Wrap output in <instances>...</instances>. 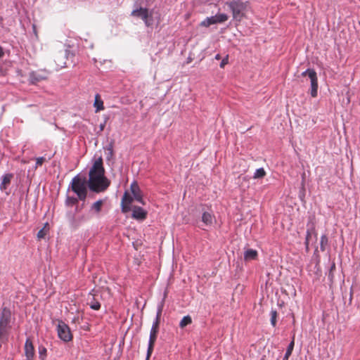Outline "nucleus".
<instances>
[{"label":"nucleus","mask_w":360,"mask_h":360,"mask_svg":"<svg viewBox=\"0 0 360 360\" xmlns=\"http://www.w3.org/2000/svg\"><path fill=\"white\" fill-rule=\"evenodd\" d=\"M94 105L96 108V112H98L104 109L103 102L101 99L100 95L98 94L95 96V101Z\"/></svg>","instance_id":"nucleus-16"},{"label":"nucleus","mask_w":360,"mask_h":360,"mask_svg":"<svg viewBox=\"0 0 360 360\" xmlns=\"http://www.w3.org/2000/svg\"><path fill=\"white\" fill-rule=\"evenodd\" d=\"M45 79V77L42 76L41 74L36 72H32L30 74V80L32 84H36Z\"/></svg>","instance_id":"nucleus-12"},{"label":"nucleus","mask_w":360,"mask_h":360,"mask_svg":"<svg viewBox=\"0 0 360 360\" xmlns=\"http://www.w3.org/2000/svg\"><path fill=\"white\" fill-rule=\"evenodd\" d=\"M110 184V181L105 176L103 159L99 157L89 170V180L85 176L77 175L72 180L71 188L80 200H84L87 195V186L91 191L99 193L105 191Z\"/></svg>","instance_id":"nucleus-1"},{"label":"nucleus","mask_w":360,"mask_h":360,"mask_svg":"<svg viewBox=\"0 0 360 360\" xmlns=\"http://www.w3.org/2000/svg\"><path fill=\"white\" fill-rule=\"evenodd\" d=\"M215 58L219 60L220 58V56L219 54H217L216 56H215Z\"/></svg>","instance_id":"nucleus-37"},{"label":"nucleus","mask_w":360,"mask_h":360,"mask_svg":"<svg viewBox=\"0 0 360 360\" xmlns=\"http://www.w3.org/2000/svg\"><path fill=\"white\" fill-rule=\"evenodd\" d=\"M147 212L140 207L135 206L132 212V217L136 219L143 220L146 219Z\"/></svg>","instance_id":"nucleus-10"},{"label":"nucleus","mask_w":360,"mask_h":360,"mask_svg":"<svg viewBox=\"0 0 360 360\" xmlns=\"http://www.w3.org/2000/svg\"><path fill=\"white\" fill-rule=\"evenodd\" d=\"M46 159L44 157H39L36 159V166L35 167H38L39 166H41L44 162Z\"/></svg>","instance_id":"nucleus-31"},{"label":"nucleus","mask_w":360,"mask_h":360,"mask_svg":"<svg viewBox=\"0 0 360 360\" xmlns=\"http://www.w3.org/2000/svg\"><path fill=\"white\" fill-rule=\"evenodd\" d=\"M57 331L59 338L64 342H69L72 339L69 326L62 321H58Z\"/></svg>","instance_id":"nucleus-4"},{"label":"nucleus","mask_w":360,"mask_h":360,"mask_svg":"<svg viewBox=\"0 0 360 360\" xmlns=\"http://www.w3.org/2000/svg\"><path fill=\"white\" fill-rule=\"evenodd\" d=\"M314 230V228H311V230L309 229H307V236H306V240H305V245H306V247L307 248H308V245H309V238L311 237V231Z\"/></svg>","instance_id":"nucleus-30"},{"label":"nucleus","mask_w":360,"mask_h":360,"mask_svg":"<svg viewBox=\"0 0 360 360\" xmlns=\"http://www.w3.org/2000/svg\"><path fill=\"white\" fill-rule=\"evenodd\" d=\"M310 82H311V91L310 94L312 97L317 96L318 92V78L316 73L311 72L310 75Z\"/></svg>","instance_id":"nucleus-8"},{"label":"nucleus","mask_w":360,"mask_h":360,"mask_svg":"<svg viewBox=\"0 0 360 360\" xmlns=\"http://www.w3.org/2000/svg\"><path fill=\"white\" fill-rule=\"evenodd\" d=\"M103 205V200H98L91 205V210H94L96 213H99L101 210Z\"/></svg>","instance_id":"nucleus-17"},{"label":"nucleus","mask_w":360,"mask_h":360,"mask_svg":"<svg viewBox=\"0 0 360 360\" xmlns=\"http://www.w3.org/2000/svg\"><path fill=\"white\" fill-rule=\"evenodd\" d=\"M130 190L133 195L132 197L134 198V199L138 201L139 202L144 205L145 203L142 198L141 191L140 190L139 185L136 182H133L131 184Z\"/></svg>","instance_id":"nucleus-6"},{"label":"nucleus","mask_w":360,"mask_h":360,"mask_svg":"<svg viewBox=\"0 0 360 360\" xmlns=\"http://www.w3.org/2000/svg\"><path fill=\"white\" fill-rule=\"evenodd\" d=\"M78 202V200L77 198H75V197H68L67 199H66V204L68 205H75L77 204Z\"/></svg>","instance_id":"nucleus-29"},{"label":"nucleus","mask_w":360,"mask_h":360,"mask_svg":"<svg viewBox=\"0 0 360 360\" xmlns=\"http://www.w3.org/2000/svg\"><path fill=\"white\" fill-rule=\"evenodd\" d=\"M328 244V238L326 235H322L320 240V249L322 252L326 250V248Z\"/></svg>","instance_id":"nucleus-21"},{"label":"nucleus","mask_w":360,"mask_h":360,"mask_svg":"<svg viewBox=\"0 0 360 360\" xmlns=\"http://www.w3.org/2000/svg\"><path fill=\"white\" fill-rule=\"evenodd\" d=\"M134 198L131 196L128 192H125L121 202L122 211L124 213L128 212L130 208V204L132 202Z\"/></svg>","instance_id":"nucleus-7"},{"label":"nucleus","mask_w":360,"mask_h":360,"mask_svg":"<svg viewBox=\"0 0 360 360\" xmlns=\"http://www.w3.org/2000/svg\"><path fill=\"white\" fill-rule=\"evenodd\" d=\"M214 24H216V21L214 20V18L213 16H211V17H207L206 19L202 20L200 25V26L207 27L210 26L211 25H214Z\"/></svg>","instance_id":"nucleus-20"},{"label":"nucleus","mask_w":360,"mask_h":360,"mask_svg":"<svg viewBox=\"0 0 360 360\" xmlns=\"http://www.w3.org/2000/svg\"><path fill=\"white\" fill-rule=\"evenodd\" d=\"M163 304H164V300H162V302L158 307L156 318H155V321L153 323V326H152V328L150 330L149 342H148V351H147V359H149V357L150 356V355L153 352L154 344L157 339V335H158V330H159L160 317H161L162 309H163Z\"/></svg>","instance_id":"nucleus-2"},{"label":"nucleus","mask_w":360,"mask_h":360,"mask_svg":"<svg viewBox=\"0 0 360 360\" xmlns=\"http://www.w3.org/2000/svg\"><path fill=\"white\" fill-rule=\"evenodd\" d=\"M85 220H86V218H85L84 216H80V217H78L72 216L71 219H70V225L73 228L76 229V228H77L79 226L80 223L84 221Z\"/></svg>","instance_id":"nucleus-14"},{"label":"nucleus","mask_w":360,"mask_h":360,"mask_svg":"<svg viewBox=\"0 0 360 360\" xmlns=\"http://www.w3.org/2000/svg\"><path fill=\"white\" fill-rule=\"evenodd\" d=\"M65 58V53H60L59 54H58L56 56V60H58L59 59H61V61H58L57 62V60H56V64L58 65V67H60V68H63L65 66V62L63 61V59Z\"/></svg>","instance_id":"nucleus-22"},{"label":"nucleus","mask_w":360,"mask_h":360,"mask_svg":"<svg viewBox=\"0 0 360 360\" xmlns=\"http://www.w3.org/2000/svg\"><path fill=\"white\" fill-rule=\"evenodd\" d=\"M4 56V51L2 48L0 46V58H1Z\"/></svg>","instance_id":"nucleus-36"},{"label":"nucleus","mask_w":360,"mask_h":360,"mask_svg":"<svg viewBox=\"0 0 360 360\" xmlns=\"http://www.w3.org/2000/svg\"><path fill=\"white\" fill-rule=\"evenodd\" d=\"M105 150H107L106 155H107V159L109 160H110L113 156V143L111 142L106 148Z\"/></svg>","instance_id":"nucleus-25"},{"label":"nucleus","mask_w":360,"mask_h":360,"mask_svg":"<svg viewBox=\"0 0 360 360\" xmlns=\"http://www.w3.org/2000/svg\"><path fill=\"white\" fill-rule=\"evenodd\" d=\"M46 349L45 347H39V355L40 357L43 359L44 356L46 355Z\"/></svg>","instance_id":"nucleus-33"},{"label":"nucleus","mask_w":360,"mask_h":360,"mask_svg":"<svg viewBox=\"0 0 360 360\" xmlns=\"http://www.w3.org/2000/svg\"><path fill=\"white\" fill-rule=\"evenodd\" d=\"M214 18V20L216 23H221L226 21L229 18V16L225 13H218L213 16Z\"/></svg>","instance_id":"nucleus-18"},{"label":"nucleus","mask_w":360,"mask_h":360,"mask_svg":"<svg viewBox=\"0 0 360 360\" xmlns=\"http://www.w3.org/2000/svg\"><path fill=\"white\" fill-rule=\"evenodd\" d=\"M226 5L232 12L233 20L240 22L244 17L248 2H243L240 0H233L226 2Z\"/></svg>","instance_id":"nucleus-3"},{"label":"nucleus","mask_w":360,"mask_h":360,"mask_svg":"<svg viewBox=\"0 0 360 360\" xmlns=\"http://www.w3.org/2000/svg\"><path fill=\"white\" fill-rule=\"evenodd\" d=\"M311 72L316 73L313 69H307L302 73V76L305 77L307 75L310 78V75Z\"/></svg>","instance_id":"nucleus-32"},{"label":"nucleus","mask_w":360,"mask_h":360,"mask_svg":"<svg viewBox=\"0 0 360 360\" xmlns=\"http://www.w3.org/2000/svg\"><path fill=\"white\" fill-rule=\"evenodd\" d=\"M25 352L26 357L28 360H30L34 356V349L32 342L30 339H27L25 344Z\"/></svg>","instance_id":"nucleus-9"},{"label":"nucleus","mask_w":360,"mask_h":360,"mask_svg":"<svg viewBox=\"0 0 360 360\" xmlns=\"http://www.w3.org/2000/svg\"><path fill=\"white\" fill-rule=\"evenodd\" d=\"M277 311L276 310H271V323L273 326L276 324Z\"/></svg>","instance_id":"nucleus-28"},{"label":"nucleus","mask_w":360,"mask_h":360,"mask_svg":"<svg viewBox=\"0 0 360 360\" xmlns=\"http://www.w3.org/2000/svg\"><path fill=\"white\" fill-rule=\"evenodd\" d=\"M192 323V319L189 315L185 316L181 320L179 323V327L181 328H185L186 326L191 324Z\"/></svg>","instance_id":"nucleus-19"},{"label":"nucleus","mask_w":360,"mask_h":360,"mask_svg":"<svg viewBox=\"0 0 360 360\" xmlns=\"http://www.w3.org/2000/svg\"><path fill=\"white\" fill-rule=\"evenodd\" d=\"M214 220V216L209 212H204L202 215V221L206 226H210L212 224Z\"/></svg>","instance_id":"nucleus-11"},{"label":"nucleus","mask_w":360,"mask_h":360,"mask_svg":"<svg viewBox=\"0 0 360 360\" xmlns=\"http://www.w3.org/2000/svg\"><path fill=\"white\" fill-rule=\"evenodd\" d=\"M46 225H47V224H46V225L44 226V228H42L41 229H40L38 231L37 238L39 239L44 238L45 237V236L46 235V233H47V230L46 229Z\"/></svg>","instance_id":"nucleus-27"},{"label":"nucleus","mask_w":360,"mask_h":360,"mask_svg":"<svg viewBox=\"0 0 360 360\" xmlns=\"http://www.w3.org/2000/svg\"><path fill=\"white\" fill-rule=\"evenodd\" d=\"M13 175L11 174H5L1 181V184H0V189L4 191L6 188L7 186L11 183Z\"/></svg>","instance_id":"nucleus-15"},{"label":"nucleus","mask_w":360,"mask_h":360,"mask_svg":"<svg viewBox=\"0 0 360 360\" xmlns=\"http://www.w3.org/2000/svg\"><path fill=\"white\" fill-rule=\"evenodd\" d=\"M131 15L134 17L140 18L144 21L145 25L149 27L152 25V15L149 14L148 10L146 8H140L132 11Z\"/></svg>","instance_id":"nucleus-5"},{"label":"nucleus","mask_w":360,"mask_h":360,"mask_svg":"<svg viewBox=\"0 0 360 360\" xmlns=\"http://www.w3.org/2000/svg\"><path fill=\"white\" fill-rule=\"evenodd\" d=\"M227 63H228V58L226 57V58H224V59L221 60V63H220V67H221V68H224V65H225L226 64H227Z\"/></svg>","instance_id":"nucleus-34"},{"label":"nucleus","mask_w":360,"mask_h":360,"mask_svg":"<svg viewBox=\"0 0 360 360\" xmlns=\"http://www.w3.org/2000/svg\"><path fill=\"white\" fill-rule=\"evenodd\" d=\"M257 257V252L252 249H248L244 252V259L245 261L255 259Z\"/></svg>","instance_id":"nucleus-13"},{"label":"nucleus","mask_w":360,"mask_h":360,"mask_svg":"<svg viewBox=\"0 0 360 360\" xmlns=\"http://www.w3.org/2000/svg\"><path fill=\"white\" fill-rule=\"evenodd\" d=\"M89 304L90 307L94 310H98L101 308L100 303L98 301H96L94 297H92V300L89 303Z\"/></svg>","instance_id":"nucleus-26"},{"label":"nucleus","mask_w":360,"mask_h":360,"mask_svg":"<svg viewBox=\"0 0 360 360\" xmlns=\"http://www.w3.org/2000/svg\"><path fill=\"white\" fill-rule=\"evenodd\" d=\"M105 122H104L103 123H101V124L99 125L100 131H103V129H104V128H105Z\"/></svg>","instance_id":"nucleus-35"},{"label":"nucleus","mask_w":360,"mask_h":360,"mask_svg":"<svg viewBox=\"0 0 360 360\" xmlns=\"http://www.w3.org/2000/svg\"><path fill=\"white\" fill-rule=\"evenodd\" d=\"M293 348H294V340H292L288 346V348L286 349V352H285V356H284L283 360H288V358L290 357V356L292 354Z\"/></svg>","instance_id":"nucleus-23"},{"label":"nucleus","mask_w":360,"mask_h":360,"mask_svg":"<svg viewBox=\"0 0 360 360\" xmlns=\"http://www.w3.org/2000/svg\"><path fill=\"white\" fill-rule=\"evenodd\" d=\"M266 175V172L264 168L257 169L253 176L254 179H262Z\"/></svg>","instance_id":"nucleus-24"}]
</instances>
